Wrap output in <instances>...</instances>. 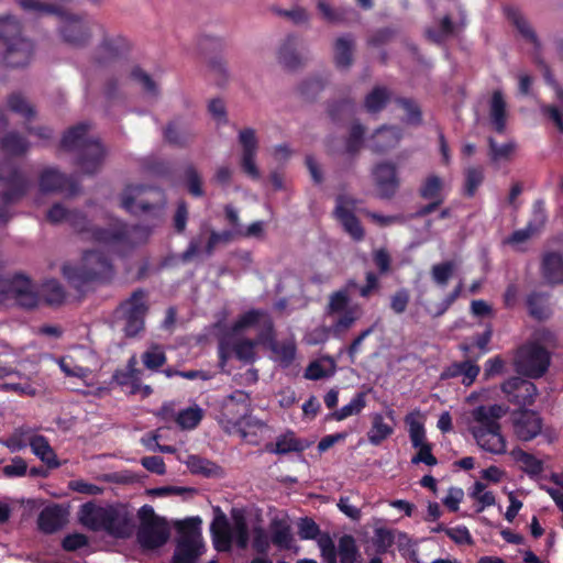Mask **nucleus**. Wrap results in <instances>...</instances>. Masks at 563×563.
Instances as JSON below:
<instances>
[{
	"label": "nucleus",
	"instance_id": "f257e3e1",
	"mask_svg": "<svg viewBox=\"0 0 563 563\" xmlns=\"http://www.w3.org/2000/svg\"><path fill=\"white\" fill-rule=\"evenodd\" d=\"M47 220L54 224L63 221L68 222L76 230L89 233L92 241L110 247L120 255H124L145 243L151 234V230L146 227H129L121 221H115L108 229L88 228L87 220L81 212L67 210L60 203L54 205L48 210Z\"/></svg>",
	"mask_w": 563,
	"mask_h": 563
},
{
	"label": "nucleus",
	"instance_id": "f03ea898",
	"mask_svg": "<svg viewBox=\"0 0 563 563\" xmlns=\"http://www.w3.org/2000/svg\"><path fill=\"white\" fill-rule=\"evenodd\" d=\"M504 405H481L472 411L475 426L472 434L481 449L493 454H504L507 450L506 439L501 433L499 419L507 413Z\"/></svg>",
	"mask_w": 563,
	"mask_h": 563
},
{
	"label": "nucleus",
	"instance_id": "7ed1b4c3",
	"mask_svg": "<svg viewBox=\"0 0 563 563\" xmlns=\"http://www.w3.org/2000/svg\"><path fill=\"white\" fill-rule=\"evenodd\" d=\"M25 11L54 13L59 19V32L65 42L84 45L100 27L87 16H79L56 4H46L37 0H19Z\"/></svg>",
	"mask_w": 563,
	"mask_h": 563
},
{
	"label": "nucleus",
	"instance_id": "20e7f679",
	"mask_svg": "<svg viewBox=\"0 0 563 563\" xmlns=\"http://www.w3.org/2000/svg\"><path fill=\"white\" fill-rule=\"evenodd\" d=\"M88 130L87 123L70 128L62 139V146L78 152L77 165L85 174H93L101 167L104 150L99 141L88 135Z\"/></svg>",
	"mask_w": 563,
	"mask_h": 563
},
{
	"label": "nucleus",
	"instance_id": "39448f33",
	"mask_svg": "<svg viewBox=\"0 0 563 563\" xmlns=\"http://www.w3.org/2000/svg\"><path fill=\"white\" fill-rule=\"evenodd\" d=\"M79 522L91 531L103 530L114 538H126L131 533L129 519L122 517L113 507L97 506L93 501L85 503L78 510Z\"/></svg>",
	"mask_w": 563,
	"mask_h": 563
},
{
	"label": "nucleus",
	"instance_id": "423d86ee",
	"mask_svg": "<svg viewBox=\"0 0 563 563\" xmlns=\"http://www.w3.org/2000/svg\"><path fill=\"white\" fill-rule=\"evenodd\" d=\"M0 42L5 46L4 62L10 67L26 66L33 44L21 34V23L12 15H0Z\"/></svg>",
	"mask_w": 563,
	"mask_h": 563
},
{
	"label": "nucleus",
	"instance_id": "0eeeda50",
	"mask_svg": "<svg viewBox=\"0 0 563 563\" xmlns=\"http://www.w3.org/2000/svg\"><path fill=\"white\" fill-rule=\"evenodd\" d=\"M63 275L68 282H104L113 277V267L98 251H85L78 263L63 265Z\"/></svg>",
	"mask_w": 563,
	"mask_h": 563
},
{
	"label": "nucleus",
	"instance_id": "6e6552de",
	"mask_svg": "<svg viewBox=\"0 0 563 563\" xmlns=\"http://www.w3.org/2000/svg\"><path fill=\"white\" fill-rule=\"evenodd\" d=\"M148 310L147 292L142 288L135 289L128 299L120 302L115 317L122 322V331L126 338H135L144 331Z\"/></svg>",
	"mask_w": 563,
	"mask_h": 563
},
{
	"label": "nucleus",
	"instance_id": "1a4fd4ad",
	"mask_svg": "<svg viewBox=\"0 0 563 563\" xmlns=\"http://www.w3.org/2000/svg\"><path fill=\"white\" fill-rule=\"evenodd\" d=\"M550 364V352L538 342L522 344L517 349L514 357L516 372L531 379L543 377Z\"/></svg>",
	"mask_w": 563,
	"mask_h": 563
},
{
	"label": "nucleus",
	"instance_id": "9d476101",
	"mask_svg": "<svg viewBox=\"0 0 563 563\" xmlns=\"http://www.w3.org/2000/svg\"><path fill=\"white\" fill-rule=\"evenodd\" d=\"M165 205L164 195L155 188L129 186L122 194L121 206L132 214H162Z\"/></svg>",
	"mask_w": 563,
	"mask_h": 563
},
{
	"label": "nucleus",
	"instance_id": "9b49d317",
	"mask_svg": "<svg viewBox=\"0 0 563 563\" xmlns=\"http://www.w3.org/2000/svg\"><path fill=\"white\" fill-rule=\"evenodd\" d=\"M0 183L5 187L2 191L5 202L18 201L30 187V181L10 159L0 162Z\"/></svg>",
	"mask_w": 563,
	"mask_h": 563
},
{
	"label": "nucleus",
	"instance_id": "f8f14e48",
	"mask_svg": "<svg viewBox=\"0 0 563 563\" xmlns=\"http://www.w3.org/2000/svg\"><path fill=\"white\" fill-rule=\"evenodd\" d=\"M356 200L347 195H339L335 199L334 217L343 230L356 242L364 240L365 231L355 216Z\"/></svg>",
	"mask_w": 563,
	"mask_h": 563
},
{
	"label": "nucleus",
	"instance_id": "ddd939ff",
	"mask_svg": "<svg viewBox=\"0 0 563 563\" xmlns=\"http://www.w3.org/2000/svg\"><path fill=\"white\" fill-rule=\"evenodd\" d=\"M242 232V229L238 230H224L221 232L211 231L210 236L207 241V244L203 249H201V242H202V234H200L198 238L192 239L188 247L183 252L180 258L183 262H189L201 254H205L206 256L212 255L214 249L219 244H228L232 242L233 240L240 238L239 234Z\"/></svg>",
	"mask_w": 563,
	"mask_h": 563
},
{
	"label": "nucleus",
	"instance_id": "4468645a",
	"mask_svg": "<svg viewBox=\"0 0 563 563\" xmlns=\"http://www.w3.org/2000/svg\"><path fill=\"white\" fill-rule=\"evenodd\" d=\"M514 433L518 440L528 442L540 434L543 426L540 415L527 408H519L510 416Z\"/></svg>",
	"mask_w": 563,
	"mask_h": 563
},
{
	"label": "nucleus",
	"instance_id": "2eb2a0df",
	"mask_svg": "<svg viewBox=\"0 0 563 563\" xmlns=\"http://www.w3.org/2000/svg\"><path fill=\"white\" fill-rule=\"evenodd\" d=\"M501 391L509 402L520 408L532 405L538 395V388L531 380L518 376L505 380L501 384Z\"/></svg>",
	"mask_w": 563,
	"mask_h": 563
},
{
	"label": "nucleus",
	"instance_id": "dca6fc26",
	"mask_svg": "<svg viewBox=\"0 0 563 563\" xmlns=\"http://www.w3.org/2000/svg\"><path fill=\"white\" fill-rule=\"evenodd\" d=\"M239 142L242 146L241 169L252 179L261 178L260 169L256 165V155L258 141L255 130L252 128L243 129L239 132Z\"/></svg>",
	"mask_w": 563,
	"mask_h": 563
},
{
	"label": "nucleus",
	"instance_id": "f3484780",
	"mask_svg": "<svg viewBox=\"0 0 563 563\" xmlns=\"http://www.w3.org/2000/svg\"><path fill=\"white\" fill-rule=\"evenodd\" d=\"M210 534L212 545L218 552L231 551L233 542L232 526L227 515L219 506L213 508V519L210 523Z\"/></svg>",
	"mask_w": 563,
	"mask_h": 563
},
{
	"label": "nucleus",
	"instance_id": "a211bd4d",
	"mask_svg": "<svg viewBox=\"0 0 563 563\" xmlns=\"http://www.w3.org/2000/svg\"><path fill=\"white\" fill-rule=\"evenodd\" d=\"M251 411V398L243 390H235L228 396L222 407V416L233 426H240Z\"/></svg>",
	"mask_w": 563,
	"mask_h": 563
},
{
	"label": "nucleus",
	"instance_id": "6ab92c4d",
	"mask_svg": "<svg viewBox=\"0 0 563 563\" xmlns=\"http://www.w3.org/2000/svg\"><path fill=\"white\" fill-rule=\"evenodd\" d=\"M38 185L40 190L44 194L64 192L71 196L78 191L77 184L73 177H68L53 167L45 168L41 173Z\"/></svg>",
	"mask_w": 563,
	"mask_h": 563
},
{
	"label": "nucleus",
	"instance_id": "aec40b11",
	"mask_svg": "<svg viewBox=\"0 0 563 563\" xmlns=\"http://www.w3.org/2000/svg\"><path fill=\"white\" fill-rule=\"evenodd\" d=\"M136 537L137 542L143 549L156 550L167 542L169 530L166 521L161 520L151 525H140Z\"/></svg>",
	"mask_w": 563,
	"mask_h": 563
},
{
	"label": "nucleus",
	"instance_id": "412c9836",
	"mask_svg": "<svg viewBox=\"0 0 563 563\" xmlns=\"http://www.w3.org/2000/svg\"><path fill=\"white\" fill-rule=\"evenodd\" d=\"M205 544L195 536H183L178 539L172 558V563H198L203 553Z\"/></svg>",
	"mask_w": 563,
	"mask_h": 563
},
{
	"label": "nucleus",
	"instance_id": "4be33fe9",
	"mask_svg": "<svg viewBox=\"0 0 563 563\" xmlns=\"http://www.w3.org/2000/svg\"><path fill=\"white\" fill-rule=\"evenodd\" d=\"M373 177L380 198H390L395 195L399 181L394 164L380 163L376 165Z\"/></svg>",
	"mask_w": 563,
	"mask_h": 563
},
{
	"label": "nucleus",
	"instance_id": "5701e85b",
	"mask_svg": "<svg viewBox=\"0 0 563 563\" xmlns=\"http://www.w3.org/2000/svg\"><path fill=\"white\" fill-rule=\"evenodd\" d=\"M67 510L60 505L45 507L38 515V529L47 534L60 530L67 521Z\"/></svg>",
	"mask_w": 563,
	"mask_h": 563
},
{
	"label": "nucleus",
	"instance_id": "b1692460",
	"mask_svg": "<svg viewBox=\"0 0 563 563\" xmlns=\"http://www.w3.org/2000/svg\"><path fill=\"white\" fill-rule=\"evenodd\" d=\"M481 367L470 360L454 362L448 366L441 374L442 379L456 378L462 376L461 383L468 387L477 378Z\"/></svg>",
	"mask_w": 563,
	"mask_h": 563
},
{
	"label": "nucleus",
	"instance_id": "393cba45",
	"mask_svg": "<svg viewBox=\"0 0 563 563\" xmlns=\"http://www.w3.org/2000/svg\"><path fill=\"white\" fill-rule=\"evenodd\" d=\"M299 48H301L300 41L296 36H287L278 49L279 63L290 69L300 66L303 62V57Z\"/></svg>",
	"mask_w": 563,
	"mask_h": 563
},
{
	"label": "nucleus",
	"instance_id": "a878e982",
	"mask_svg": "<svg viewBox=\"0 0 563 563\" xmlns=\"http://www.w3.org/2000/svg\"><path fill=\"white\" fill-rule=\"evenodd\" d=\"M401 134L396 126H382L371 137L369 147L377 153H383L395 147L400 141Z\"/></svg>",
	"mask_w": 563,
	"mask_h": 563
},
{
	"label": "nucleus",
	"instance_id": "bb28decb",
	"mask_svg": "<svg viewBox=\"0 0 563 563\" xmlns=\"http://www.w3.org/2000/svg\"><path fill=\"white\" fill-rule=\"evenodd\" d=\"M37 284H15L12 291V303L25 309H33L42 303L41 289L36 290Z\"/></svg>",
	"mask_w": 563,
	"mask_h": 563
},
{
	"label": "nucleus",
	"instance_id": "cd10ccee",
	"mask_svg": "<svg viewBox=\"0 0 563 563\" xmlns=\"http://www.w3.org/2000/svg\"><path fill=\"white\" fill-rule=\"evenodd\" d=\"M30 448L32 453L36 455L47 466V468L52 470L59 467L60 463L57 455L44 435L34 434L30 439Z\"/></svg>",
	"mask_w": 563,
	"mask_h": 563
},
{
	"label": "nucleus",
	"instance_id": "c85d7f7f",
	"mask_svg": "<svg viewBox=\"0 0 563 563\" xmlns=\"http://www.w3.org/2000/svg\"><path fill=\"white\" fill-rule=\"evenodd\" d=\"M265 450L272 454L285 455L291 452L300 453L306 450V445L295 437L294 432L288 431L278 437L275 443H267Z\"/></svg>",
	"mask_w": 563,
	"mask_h": 563
},
{
	"label": "nucleus",
	"instance_id": "c756f323",
	"mask_svg": "<svg viewBox=\"0 0 563 563\" xmlns=\"http://www.w3.org/2000/svg\"><path fill=\"white\" fill-rule=\"evenodd\" d=\"M541 271L547 282H563V255L558 252L545 253Z\"/></svg>",
	"mask_w": 563,
	"mask_h": 563
},
{
	"label": "nucleus",
	"instance_id": "7c9ffc66",
	"mask_svg": "<svg viewBox=\"0 0 563 563\" xmlns=\"http://www.w3.org/2000/svg\"><path fill=\"white\" fill-rule=\"evenodd\" d=\"M506 15L523 40L532 44L534 47H539V41L534 30L518 9L507 8Z\"/></svg>",
	"mask_w": 563,
	"mask_h": 563
},
{
	"label": "nucleus",
	"instance_id": "2f4dec72",
	"mask_svg": "<svg viewBox=\"0 0 563 563\" xmlns=\"http://www.w3.org/2000/svg\"><path fill=\"white\" fill-rule=\"evenodd\" d=\"M354 40L350 35L336 38L334 44V62L338 68L346 69L353 62Z\"/></svg>",
	"mask_w": 563,
	"mask_h": 563
},
{
	"label": "nucleus",
	"instance_id": "473e14b6",
	"mask_svg": "<svg viewBox=\"0 0 563 563\" xmlns=\"http://www.w3.org/2000/svg\"><path fill=\"white\" fill-rule=\"evenodd\" d=\"M489 117L494 129L498 133H503L506 128V102L500 91H495L492 96L489 106Z\"/></svg>",
	"mask_w": 563,
	"mask_h": 563
},
{
	"label": "nucleus",
	"instance_id": "72a5a7b5",
	"mask_svg": "<svg viewBox=\"0 0 563 563\" xmlns=\"http://www.w3.org/2000/svg\"><path fill=\"white\" fill-rule=\"evenodd\" d=\"M271 540L274 545L284 550L291 549L294 541L291 528L285 520L274 519L271 522Z\"/></svg>",
	"mask_w": 563,
	"mask_h": 563
},
{
	"label": "nucleus",
	"instance_id": "f704fd0d",
	"mask_svg": "<svg viewBox=\"0 0 563 563\" xmlns=\"http://www.w3.org/2000/svg\"><path fill=\"white\" fill-rule=\"evenodd\" d=\"M549 299L548 292L532 291L526 301L530 316L538 320L547 319L550 314Z\"/></svg>",
	"mask_w": 563,
	"mask_h": 563
},
{
	"label": "nucleus",
	"instance_id": "c9c22d12",
	"mask_svg": "<svg viewBox=\"0 0 563 563\" xmlns=\"http://www.w3.org/2000/svg\"><path fill=\"white\" fill-rule=\"evenodd\" d=\"M231 517L233 520V539H235L236 545L240 549H245L250 541L249 525L245 515L242 510L233 508Z\"/></svg>",
	"mask_w": 563,
	"mask_h": 563
},
{
	"label": "nucleus",
	"instance_id": "e433bc0d",
	"mask_svg": "<svg viewBox=\"0 0 563 563\" xmlns=\"http://www.w3.org/2000/svg\"><path fill=\"white\" fill-rule=\"evenodd\" d=\"M394 433V427L384 421L380 413H375L372 418V427L367 432V439L371 444L379 445Z\"/></svg>",
	"mask_w": 563,
	"mask_h": 563
},
{
	"label": "nucleus",
	"instance_id": "4c0bfd02",
	"mask_svg": "<svg viewBox=\"0 0 563 563\" xmlns=\"http://www.w3.org/2000/svg\"><path fill=\"white\" fill-rule=\"evenodd\" d=\"M29 148V141L16 132H10L0 139V150L7 154L23 155Z\"/></svg>",
	"mask_w": 563,
	"mask_h": 563
},
{
	"label": "nucleus",
	"instance_id": "58836bf2",
	"mask_svg": "<svg viewBox=\"0 0 563 563\" xmlns=\"http://www.w3.org/2000/svg\"><path fill=\"white\" fill-rule=\"evenodd\" d=\"M8 108L19 114L26 123H31L35 117L36 111L34 107L21 95L14 92L8 98Z\"/></svg>",
	"mask_w": 563,
	"mask_h": 563
},
{
	"label": "nucleus",
	"instance_id": "ea45409f",
	"mask_svg": "<svg viewBox=\"0 0 563 563\" xmlns=\"http://www.w3.org/2000/svg\"><path fill=\"white\" fill-rule=\"evenodd\" d=\"M366 407V395L363 391L356 393L355 396L351 399V401L340 408L339 410L333 411L328 416V418L342 421L351 416L358 415Z\"/></svg>",
	"mask_w": 563,
	"mask_h": 563
},
{
	"label": "nucleus",
	"instance_id": "a19ab883",
	"mask_svg": "<svg viewBox=\"0 0 563 563\" xmlns=\"http://www.w3.org/2000/svg\"><path fill=\"white\" fill-rule=\"evenodd\" d=\"M42 302L48 306H60L68 300L69 295L64 284H41Z\"/></svg>",
	"mask_w": 563,
	"mask_h": 563
},
{
	"label": "nucleus",
	"instance_id": "79ce46f5",
	"mask_svg": "<svg viewBox=\"0 0 563 563\" xmlns=\"http://www.w3.org/2000/svg\"><path fill=\"white\" fill-rule=\"evenodd\" d=\"M34 435L33 430L29 427L16 428L12 434L2 440V444L9 449L10 452H19L30 445V439Z\"/></svg>",
	"mask_w": 563,
	"mask_h": 563
},
{
	"label": "nucleus",
	"instance_id": "37998d69",
	"mask_svg": "<svg viewBox=\"0 0 563 563\" xmlns=\"http://www.w3.org/2000/svg\"><path fill=\"white\" fill-rule=\"evenodd\" d=\"M165 140L177 146H187L195 137V133L189 128L180 126L173 122L164 131Z\"/></svg>",
	"mask_w": 563,
	"mask_h": 563
},
{
	"label": "nucleus",
	"instance_id": "c03bdc74",
	"mask_svg": "<svg viewBox=\"0 0 563 563\" xmlns=\"http://www.w3.org/2000/svg\"><path fill=\"white\" fill-rule=\"evenodd\" d=\"M186 465L192 474L205 477L216 476L219 471V466L216 463L195 454L188 455Z\"/></svg>",
	"mask_w": 563,
	"mask_h": 563
},
{
	"label": "nucleus",
	"instance_id": "a18cd8bd",
	"mask_svg": "<svg viewBox=\"0 0 563 563\" xmlns=\"http://www.w3.org/2000/svg\"><path fill=\"white\" fill-rule=\"evenodd\" d=\"M203 418V410L198 407H188L186 409L180 410L176 417L175 421L178 427L183 430H192L198 427Z\"/></svg>",
	"mask_w": 563,
	"mask_h": 563
},
{
	"label": "nucleus",
	"instance_id": "49530a36",
	"mask_svg": "<svg viewBox=\"0 0 563 563\" xmlns=\"http://www.w3.org/2000/svg\"><path fill=\"white\" fill-rule=\"evenodd\" d=\"M338 554L340 563H355L360 556L356 541L351 534H343L339 539Z\"/></svg>",
	"mask_w": 563,
	"mask_h": 563
},
{
	"label": "nucleus",
	"instance_id": "de8ad7c7",
	"mask_svg": "<svg viewBox=\"0 0 563 563\" xmlns=\"http://www.w3.org/2000/svg\"><path fill=\"white\" fill-rule=\"evenodd\" d=\"M338 314L336 320L330 325V331L334 338L341 339L353 327L358 316L356 309H350Z\"/></svg>",
	"mask_w": 563,
	"mask_h": 563
},
{
	"label": "nucleus",
	"instance_id": "09e8293b",
	"mask_svg": "<svg viewBox=\"0 0 563 563\" xmlns=\"http://www.w3.org/2000/svg\"><path fill=\"white\" fill-rule=\"evenodd\" d=\"M389 98L390 93L385 87H375L365 98L364 106L366 111L369 113L380 111Z\"/></svg>",
	"mask_w": 563,
	"mask_h": 563
},
{
	"label": "nucleus",
	"instance_id": "8fccbe9b",
	"mask_svg": "<svg viewBox=\"0 0 563 563\" xmlns=\"http://www.w3.org/2000/svg\"><path fill=\"white\" fill-rule=\"evenodd\" d=\"M255 346L256 342L250 339H242L234 342L232 350L239 361L251 364L255 361Z\"/></svg>",
	"mask_w": 563,
	"mask_h": 563
},
{
	"label": "nucleus",
	"instance_id": "3c124183",
	"mask_svg": "<svg viewBox=\"0 0 563 563\" xmlns=\"http://www.w3.org/2000/svg\"><path fill=\"white\" fill-rule=\"evenodd\" d=\"M405 422L409 427V437L413 448L427 444L426 430L422 422H420L413 413H409L405 418Z\"/></svg>",
	"mask_w": 563,
	"mask_h": 563
},
{
	"label": "nucleus",
	"instance_id": "603ef678",
	"mask_svg": "<svg viewBox=\"0 0 563 563\" xmlns=\"http://www.w3.org/2000/svg\"><path fill=\"white\" fill-rule=\"evenodd\" d=\"M548 221V214L545 205L542 199H538L533 202L531 218L527 225L538 234L543 230Z\"/></svg>",
	"mask_w": 563,
	"mask_h": 563
},
{
	"label": "nucleus",
	"instance_id": "864d4df0",
	"mask_svg": "<svg viewBox=\"0 0 563 563\" xmlns=\"http://www.w3.org/2000/svg\"><path fill=\"white\" fill-rule=\"evenodd\" d=\"M166 361L165 352L158 345H153L142 354L144 366L151 371H157Z\"/></svg>",
	"mask_w": 563,
	"mask_h": 563
},
{
	"label": "nucleus",
	"instance_id": "5fc2aeb1",
	"mask_svg": "<svg viewBox=\"0 0 563 563\" xmlns=\"http://www.w3.org/2000/svg\"><path fill=\"white\" fill-rule=\"evenodd\" d=\"M317 543L324 563L338 562V551L333 539L328 532H323L322 534H320V538H318Z\"/></svg>",
	"mask_w": 563,
	"mask_h": 563
},
{
	"label": "nucleus",
	"instance_id": "6e6d98bb",
	"mask_svg": "<svg viewBox=\"0 0 563 563\" xmlns=\"http://www.w3.org/2000/svg\"><path fill=\"white\" fill-rule=\"evenodd\" d=\"M463 284H457L456 287L448 294L440 302L429 306L428 312L432 317H440L448 311L452 303L460 297Z\"/></svg>",
	"mask_w": 563,
	"mask_h": 563
},
{
	"label": "nucleus",
	"instance_id": "4d7b16f0",
	"mask_svg": "<svg viewBox=\"0 0 563 563\" xmlns=\"http://www.w3.org/2000/svg\"><path fill=\"white\" fill-rule=\"evenodd\" d=\"M443 189V180L437 175H430L423 181L420 188V195L424 199H442L441 190Z\"/></svg>",
	"mask_w": 563,
	"mask_h": 563
},
{
	"label": "nucleus",
	"instance_id": "13d9d810",
	"mask_svg": "<svg viewBox=\"0 0 563 563\" xmlns=\"http://www.w3.org/2000/svg\"><path fill=\"white\" fill-rule=\"evenodd\" d=\"M536 235H538V233L526 225L522 229L514 231L508 238L505 239L504 243L510 245L516 251H523V244H526L531 238Z\"/></svg>",
	"mask_w": 563,
	"mask_h": 563
},
{
	"label": "nucleus",
	"instance_id": "bf43d9fd",
	"mask_svg": "<svg viewBox=\"0 0 563 563\" xmlns=\"http://www.w3.org/2000/svg\"><path fill=\"white\" fill-rule=\"evenodd\" d=\"M264 316L261 310L252 309L241 314L232 324V332L240 333L245 329L255 327Z\"/></svg>",
	"mask_w": 563,
	"mask_h": 563
},
{
	"label": "nucleus",
	"instance_id": "052dcab7",
	"mask_svg": "<svg viewBox=\"0 0 563 563\" xmlns=\"http://www.w3.org/2000/svg\"><path fill=\"white\" fill-rule=\"evenodd\" d=\"M350 297L345 290L335 291L330 296V300L327 307V312L329 316L342 313L346 310L354 309L353 307H349Z\"/></svg>",
	"mask_w": 563,
	"mask_h": 563
},
{
	"label": "nucleus",
	"instance_id": "680f3d73",
	"mask_svg": "<svg viewBox=\"0 0 563 563\" xmlns=\"http://www.w3.org/2000/svg\"><path fill=\"white\" fill-rule=\"evenodd\" d=\"M298 536L301 540H317L320 538L321 532L320 527L317 522L310 517L300 518L298 523Z\"/></svg>",
	"mask_w": 563,
	"mask_h": 563
},
{
	"label": "nucleus",
	"instance_id": "e2e57ef3",
	"mask_svg": "<svg viewBox=\"0 0 563 563\" xmlns=\"http://www.w3.org/2000/svg\"><path fill=\"white\" fill-rule=\"evenodd\" d=\"M98 66L112 65L113 68L120 69L122 67V63L119 60V55L117 49L109 43H104L98 53V57L96 60Z\"/></svg>",
	"mask_w": 563,
	"mask_h": 563
},
{
	"label": "nucleus",
	"instance_id": "0e129e2a",
	"mask_svg": "<svg viewBox=\"0 0 563 563\" xmlns=\"http://www.w3.org/2000/svg\"><path fill=\"white\" fill-rule=\"evenodd\" d=\"M484 180V172L478 167H470L465 170L464 192L473 197Z\"/></svg>",
	"mask_w": 563,
	"mask_h": 563
},
{
	"label": "nucleus",
	"instance_id": "69168bd1",
	"mask_svg": "<svg viewBox=\"0 0 563 563\" xmlns=\"http://www.w3.org/2000/svg\"><path fill=\"white\" fill-rule=\"evenodd\" d=\"M395 537L390 529L376 528L374 531L373 543L376 552L379 554L386 553L387 550L394 544Z\"/></svg>",
	"mask_w": 563,
	"mask_h": 563
},
{
	"label": "nucleus",
	"instance_id": "338daca9",
	"mask_svg": "<svg viewBox=\"0 0 563 563\" xmlns=\"http://www.w3.org/2000/svg\"><path fill=\"white\" fill-rule=\"evenodd\" d=\"M456 268L457 263L455 261H446L437 264L432 267V277L434 282H448L450 278L453 277Z\"/></svg>",
	"mask_w": 563,
	"mask_h": 563
},
{
	"label": "nucleus",
	"instance_id": "774afa93",
	"mask_svg": "<svg viewBox=\"0 0 563 563\" xmlns=\"http://www.w3.org/2000/svg\"><path fill=\"white\" fill-rule=\"evenodd\" d=\"M68 488L73 492L88 495V496H97L101 495L104 490L103 487L98 486L92 483H88L84 479H73L68 483Z\"/></svg>",
	"mask_w": 563,
	"mask_h": 563
}]
</instances>
